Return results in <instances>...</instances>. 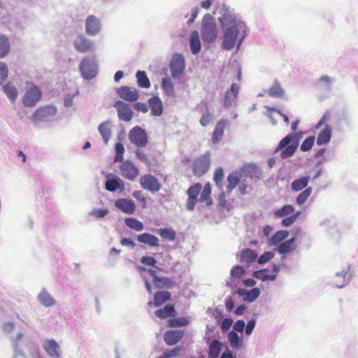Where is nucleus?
<instances>
[{
    "instance_id": "nucleus-32",
    "label": "nucleus",
    "mask_w": 358,
    "mask_h": 358,
    "mask_svg": "<svg viewBox=\"0 0 358 358\" xmlns=\"http://www.w3.org/2000/svg\"><path fill=\"white\" fill-rule=\"evenodd\" d=\"M331 137V128L329 124H326L324 129L319 133L316 143L317 145L321 146L327 144Z\"/></svg>"
},
{
    "instance_id": "nucleus-2",
    "label": "nucleus",
    "mask_w": 358,
    "mask_h": 358,
    "mask_svg": "<svg viewBox=\"0 0 358 358\" xmlns=\"http://www.w3.org/2000/svg\"><path fill=\"white\" fill-rule=\"evenodd\" d=\"M301 136V133L288 134L280 140L274 150V154L279 153L283 159L292 157L299 147Z\"/></svg>"
},
{
    "instance_id": "nucleus-49",
    "label": "nucleus",
    "mask_w": 358,
    "mask_h": 358,
    "mask_svg": "<svg viewBox=\"0 0 358 358\" xmlns=\"http://www.w3.org/2000/svg\"><path fill=\"white\" fill-rule=\"evenodd\" d=\"M228 185L227 186V193H230L239 183L240 178L237 173L234 172L230 173L227 176Z\"/></svg>"
},
{
    "instance_id": "nucleus-34",
    "label": "nucleus",
    "mask_w": 358,
    "mask_h": 358,
    "mask_svg": "<svg viewBox=\"0 0 358 358\" xmlns=\"http://www.w3.org/2000/svg\"><path fill=\"white\" fill-rule=\"evenodd\" d=\"M334 82L335 79L334 78L324 75L320 78L317 85L321 90L330 92L332 90V86Z\"/></svg>"
},
{
    "instance_id": "nucleus-31",
    "label": "nucleus",
    "mask_w": 358,
    "mask_h": 358,
    "mask_svg": "<svg viewBox=\"0 0 358 358\" xmlns=\"http://www.w3.org/2000/svg\"><path fill=\"white\" fill-rule=\"evenodd\" d=\"M228 341L231 348L234 350H239L243 348V340L239 336L238 333L231 331L227 336Z\"/></svg>"
},
{
    "instance_id": "nucleus-60",
    "label": "nucleus",
    "mask_w": 358,
    "mask_h": 358,
    "mask_svg": "<svg viewBox=\"0 0 358 358\" xmlns=\"http://www.w3.org/2000/svg\"><path fill=\"white\" fill-rule=\"evenodd\" d=\"M224 177L223 169L221 167L217 168L214 173L213 180L216 185L221 187L222 180Z\"/></svg>"
},
{
    "instance_id": "nucleus-40",
    "label": "nucleus",
    "mask_w": 358,
    "mask_h": 358,
    "mask_svg": "<svg viewBox=\"0 0 358 358\" xmlns=\"http://www.w3.org/2000/svg\"><path fill=\"white\" fill-rule=\"evenodd\" d=\"M268 94L273 98H281L285 94V90L282 88L279 81L275 80L272 86L268 89Z\"/></svg>"
},
{
    "instance_id": "nucleus-5",
    "label": "nucleus",
    "mask_w": 358,
    "mask_h": 358,
    "mask_svg": "<svg viewBox=\"0 0 358 358\" xmlns=\"http://www.w3.org/2000/svg\"><path fill=\"white\" fill-rule=\"evenodd\" d=\"M79 69L82 77L85 80H92L96 77L98 73V64L93 58H83L79 65Z\"/></svg>"
},
{
    "instance_id": "nucleus-36",
    "label": "nucleus",
    "mask_w": 358,
    "mask_h": 358,
    "mask_svg": "<svg viewBox=\"0 0 358 358\" xmlns=\"http://www.w3.org/2000/svg\"><path fill=\"white\" fill-rule=\"evenodd\" d=\"M189 47L193 55L198 54L201 50V45L197 31H194L190 36Z\"/></svg>"
},
{
    "instance_id": "nucleus-38",
    "label": "nucleus",
    "mask_w": 358,
    "mask_h": 358,
    "mask_svg": "<svg viewBox=\"0 0 358 358\" xmlns=\"http://www.w3.org/2000/svg\"><path fill=\"white\" fill-rule=\"evenodd\" d=\"M289 231L287 230L277 231L268 240L270 245H278L281 243L285 238L289 236Z\"/></svg>"
},
{
    "instance_id": "nucleus-51",
    "label": "nucleus",
    "mask_w": 358,
    "mask_h": 358,
    "mask_svg": "<svg viewBox=\"0 0 358 358\" xmlns=\"http://www.w3.org/2000/svg\"><path fill=\"white\" fill-rule=\"evenodd\" d=\"M158 234L165 240L173 241L176 239V231L171 228H162L158 230Z\"/></svg>"
},
{
    "instance_id": "nucleus-23",
    "label": "nucleus",
    "mask_w": 358,
    "mask_h": 358,
    "mask_svg": "<svg viewBox=\"0 0 358 358\" xmlns=\"http://www.w3.org/2000/svg\"><path fill=\"white\" fill-rule=\"evenodd\" d=\"M37 301L45 308L52 307L56 305V301L45 288H42L37 295Z\"/></svg>"
},
{
    "instance_id": "nucleus-30",
    "label": "nucleus",
    "mask_w": 358,
    "mask_h": 358,
    "mask_svg": "<svg viewBox=\"0 0 358 358\" xmlns=\"http://www.w3.org/2000/svg\"><path fill=\"white\" fill-rule=\"evenodd\" d=\"M182 337V333L177 330L167 331L164 336V342L169 345L178 343Z\"/></svg>"
},
{
    "instance_id": "nucleus-53",
    "label": "nucleus",
    "mask_w": 358,
    "mask_h": 358,
    "mask_svg": "<svg viewBox=\"0 0 358 358\" xmlns=\"http://www.w3.org/2000/svg\"><path fill=\"white\" fill-rule=\"evenodd\" d=\"M189 323V319L184 317L180 318L170 319L168 321L169 326L171 327H183L187 325Z\"/></svg>"
},
{
    "instance_id": "nucleus-28",
    "label": "nucleus",
    "mask_w": 358,
    "mask_h": 358,
    "mask_svg": "<svg viewBox=\"0 0 358 358\" xmlns=\"http://www.w3.org/2000/svg\"><path fill=\"white\" fill-rule=\"evenodd\" d=\"M294 242L295 237H292L291 238L282 242L278 245L277 248V251L280 255H287L289 252L294 251L296 248Z\"/></svg>"
},
{
    "instance_id": "nucleus-64",
    "label": "nucleus",
    "mask_w": 358,
    "mask_h": 358,
    "mask_svg": "<svg viewBox=\"0 0 358 358\" xmlns=\"http://www.w3.org/2000/svg\"><path fill=\"white\" fill-rule=\"evenodd\" d=\"M245 327V322L243 320H237L234 324L233 325V330L235 332H240L242 333Z\"/></svg>"
},
{
    "instance_id": "nucleus-61",
    "label": "nucleus",
    "mask_w": 358,
    "mask_h": 358,
    "mask_svg": "<svg viewBox=\"0 0 358 358\" xmlns=\"http://www.w3.org/2000/svg\"><path fill=\"white\" fill-rule=\"evenodd\" d=\"M274 257V253L271 251L264 252L260 257L257 259V262L259 264H264L268 262L271 259Z\"/></svg>"
},
{
    "instance_id": "nucleus-14",
    "label": "nucleus",
    "mask_w": 358,
    "mask_h": 358,
    "mask_svg": "<svg viewBox=\"0 0 358 358\" xmlns=\"http://www.w3.org/2000/svg\"><path fill=\"white\" fill-rule=\"evenodd\" d=\"M114 107L117 112L118 118L124 122H129L134 117V112L129 104L122 101L114 103Z\"/></svg>"
},
{
    "instance_id": "nucleus-7",
    "label": "nucleus",
    "mask_w": 358,
    "mask_h": 358,
    "mask_svg": "<svg viewBox=\"0 0 358 358\" xmlns=\"http://www.w3.org/2000/svg\"><path fill=\"white\" fill-rule=\"evenodd\" d=\"M130 142L138 148H145L148 144V135L145 129L135 126L129 132Z\"/></svg>"
},
{
    "instance_id": "nucleus-24",
    "label": "nucleus",
    "mask_w": 358,
    "mask_h": 358,
    "mask_svg": "<svg viewBox=\"0 0 358 358\" xmlns=\"http://www.w3.org/2000/svg\"><path fill=\"white\" fill-rule=\"evenodd\" d=\"M235 293L238 296L243 297V300L245 301L252 303L259 296L260 290L257 287L252 288L250 290L238 289L235 291Z\"/></svg>"
},
{
    "instance_id": "nucleus-41",
    "label": "nucleus",
    "mask_w": 358,
    "mask_h": 358,
    "mask_svg": "<svg viewBox=\"0 0 358 358\" xmlns=\"http://www.w3.org/2000/svg\"><path fill=\"white\" fill-rule=\"evenodd\" d=\"M8 38L4 34H0V59L4 58L10 51Z\"/></svg>"
},
{
    "instance_id": "nucleus-54",
    "label": "nucleus",
    "mask_w": 358,
    "mask_h": 358,
    "mask_svg": "<svg viewBox=\"0 0 358 358\" xmlns=\"http://www.w3.org/2000/svg\"><path fill=\"white\" fill-rule=\"evenodd\" d=\"M315 138L314 136H310L307 137L301 143L300 146V150L302 152H308L309 151L312 147L313 146Z\"/></svg>"
},
{
    "instance_id": "nucleus-33",
    "label": "nucleus",
    "mask_w": 358,
    "mask_h": 358,
    "mask_svg": "<svg viewBox=\"0 0 358 358\" xmlns=\"http://www.w3.org/2000/svg\"><path fill=\"white\" fill-rule=\"evenodd\" d=\"M222 349V343L214 339L209 344L208 358H218Z\"/></svg>"
},
{
    "instance_id": "nucleus-22",
    "label": "nucleus",
    "mask_w": 358,
    "mask_h": 358,
    "mask_svg": "<svg viewBox=\"0 0 358 358\" xmlns=\"http://www.w3.org/2000/svg\"><path fill=\"white\" fill-rule=\"evenodd\" d=\"M114 206L118 210L127 215H133L136 210L135 203L131 199L125 198L115 200Z\"/></svg>"
},
{
    "instance_id": "nucleus-12",
    "label": "nucleus",
    "mask_w": 358,
    "mask_h": 358,
    "mask_svg": "<svg viewBox=\"0 0 358 358\" xmlns=\"http://www.w3.org/2000/svg\"><path fill=\"white\" fill-rule=\"evenodd\" d=\"M73 48L79 52L85 53L94 50V43L83 34L77 35L73 41Z\"/></svg>"
},
{
    "instance_id": "nucleus-35",
    "label": "nucleus",
    "mask_w": 358,
    "mask_h": 358,
    "mask_svg": "<svg viewBox=\"0 0 358 358\" xmlns=\"http://www.w3.org/2000/svg\"><path fill=\"white\" fill-rule=\"evenodd\" d=\"M310 181V176H301L295 179L291 183V189L294 192H299L307 188Z\"/></svg>"
},
{
    "instance_id": "nucleus-56",
    "label": "nucleus",
    "mask_w": 358,
    "mask_h": 358,
    "mask_svg": "<svg viewBox=\"0 0 358 358\" xmlns=\"http://www.w3.org/2000/svg\"><path fill=\"white\" fill-rule=\"evenodd\" d=\"M108 213L109 210L108 208H94L91 210L90 215L97 219H102L104 218Z\"/></svg>"
},
{
    "instance_id": "nucleus-1",
    "label": "nucleus",
    "mask_w": 358,
    "mask_h": 358,
    "mask_svg": "<svg viewBox=\"0 0 358 358\" xmlns=\"http://www.w3.org/2000/svg\"><path fill=\"white\" fill-rule=\"evenodd\" d=\"M217 20L222 33L221 48L230 51L234 48L239 50L248 36L250 28L243 17L234 8L224 3L220 11Z\"/></svg>"
},
{
    "instance_id": "nucleus-4",
    "label": "nucleus",
    "mask_w": 358,
    "mask_h": 358,
    "mask_svg": "<svg viewBox=\"0 0 358 358\" xmlns=\"http://www.w3.org/2000/svg\"><path fill=\"white\" fill-rule=\"evenodd\" d=\"M217 34L215 18L208 13L205 14L201 27V35L203 41L209 44L213 43L216 41Z\"/></svg>"
},
{
    "instance_id": "nucleus-11",
    "label": "nucleus",
    "mask_w": 358,
    "mask_h": 358,
    "mask_svg": "<svg viewBox=\"0 0 358 358\" xmlns=\"http://www.w3.org/2000/svg\"><path fill=\"white\" fill-rule=\"evenodd\" d=\"M121 162L119 166L121 176L130 181L135 180L139 175L138 168L129 160Z\"/></svg>"
},
{
    "instance_id": "nucleus-10",
    "label": "nucleus",
    "mask_w": 358,
    "mask_h": 358,
    "mask_svg": "<svg viewBox=\"0 0 358 358\" xmlns=\"http://www.w3.org/2000/svg\"><path fill=\"white\" fill-rule=\"evenodd\" d=\"M105 189L110 192H122L124 190V182L117 176L109 173L106 176Z\"/></svg>"
},
{
    "instance_id": "nucleus-29",
    "label": "nucleus",
    "mask_w": 358,
    "mask_h": 358,
    "mask_svg": "<svg viewBox=\"0 0 358 358\" xmlns=\"http://www.w3.org/2000/svg\"><path fill=\"white\" fill-rule=\"evenodd\" d=\"M111 128L112 123L109 120L102 122L98 127V131L101 134L103 141L106 145L108 144L111 137Z\"/></svg>"
},
{
    "instance_id": "nucleus-15",
    "label": "nucleus",
    "mask_w": 358,
    "mask_h": 358,
    "mask_svg": "<svg viewBox=\"0 0 358 358\" xmlns=\"http://www.w3.org/2000/svg\"><path fill=\"white\" fill-rule=\"evenodd\" d=\"M42 345L50 358H62L61 347L55 339H45Z\"/></svg>"
},
{
    "instance_id": "nucleus-19",
    "label": "nucleus",
    "mask_w": 358,
    "mask_h": 358,
    "mask_svg": "<svg viewBox=\"0 0 358 358\" xmlns=\"http://www.w3.org/2000/svg\"><path fill=\"white\" fill-rule=\"evenodd\" d=\"M150 276L153 278V284L156 288L171 289L176 285V282L173 279L157 276L155 271H150Z\"/></svg>"
},
{
    "instance_id": "nucleus-13",
    "label": "nucleus",
    "mask_w": 358,
    "mask_h": 358,
    "mask_svg": "<svg viewBox=\"0 0 358 358\" xmlns=\"http://www.w3.org/2000/svg\"><path fill=\"white\" fill-rule=\"evenodd\" d=\"M140 184L143 189L155 193L161 189V184L158 180L152 175L146 174L141 177Z\"/></svg>"
},
{
    "instance_id": "nucleus-44",
    "label": "nucleus",
    "mask_w": 358,
    "mask_h": 358,
    "mask_svg": "<svg viewBox=\"0 0 358 358\" xmlns=\"http://www.w3.org/2000/svg\"><path fill=\"white\" fill-rule=\"evenodd\" d=\"M3 91L11 103H14L17 96V92L15 87L10 83L3 86Z\"/></svg>"
},
{
    "instance_id": "nucleus-43",
    "label": "nucleus",
    "mask_w": 358,
    "mask_h": 358,
    "mask_svg": "<svg viewBox=\"0 0 358 358\" xmlns=\"http://www.w3.org/2000/svg\"><path fill=\"white\" fill-rule=\"evenodd\" d=\"M175 312L173 305L167 304L164 308L155 311V315L161 319H165L171 316Z\"/></svg>"
},
{
    "instance_id": "nucleus-45",
    "label": "nucleus",
    "mask_w": 358,
    "mask_h": 358,
    "mask_svg": "<svg viewBox=\"0 0 358 358\" xmlns=\"http://www.w3.org/2000/svg\"><path fill=\"white\" fill-rule=\"evenodd\" d=\"M210 194H211L210 185L209 184H206L203 187V188L201 192L199 201L201 203H205L206 206H210L213 203V201H212V199L210 197Z\"/></svg>"
},
{
    "instance_id": "nucleus-17",
    "label": "nucleus",
    "mask_w": 358,
    "mask_h": 358,
    "mask_svg": "<svg viewBox=\"0 0 358 358\" xmlns=\"http://www.w3.org/2000/svg\"><path fill=\"white\" fill-rule=\"evenodd\" d=\"M210 164V155L205 154L194 162L193 171L196 176H201L208 170Z\"/></svg>"
},
{
    "instance_id": "nucleus-9",
    "label": "nucleus",
    "mask_w": 358,
    "mask_h": 358,
    "mask_svg": "<svg viewBox=\"0 0 358 358\" xmlns=\"http://www.w3.org/2000/svg\"><path fill=\"white\" fill-rule=\"evenodd\" d=\"M41 91L34 85L27 89L22 101L26 107H34L41 99Z\"/></svg>"
},
{
    "instance_id": "nucleus-55",
    "label": "nucleus",
    "mask_w": 358,
    "mask_h": 358,
    "mask_svg": "<svg viewBox=\"0 0 358 358\" xmlns=\"http://www.w3.org/2000/svg\"><path fill=\"white\" fill-rule=\"evenodd\" d=\"M115 156L114 161L115 162H120L123 160V155L124 152V148L122 143H117L115 145Z\"/></svg>"
},
{
    "instance_id": "nucleus-52",
    "label": "nucleus",
    "mask_w": 358,
    "mask_h": 358,
    "mask_svg": "<svg viewBox=\"0 0 358 358\" xmlns=\"http://www.w3.org/2000/svg\"><path fill=\"white\" fill-rule=\"evenodd\" d=\"M204 110L202 113L201 118L200 119V124L203 127L207 126L212 119V115L208 110V104L206 102L202 101Z\"/></svg>"
},
{
    "instance_id": "nucleus-47",
    "label": "nucleus",
    "mask_w": 358,
    "mask_h": 358,
    "mask_svg": "<svg viewBox=\"0 0 358 358\" xmlns=\"http://www.w3.org/2000/svg\"><path fill=\"white\" fill-rule=\"evenodd\" d=\"M137 84L141 88H149L150 86V80L143 71H138L136 73Z\"/></svg>"
},
{
    "instance_id": "nucleus-63",
    "label": "nucleus",
    "mask_w": 358,
    "mask_h": 358,
    "mask_svg": "<svg viewBox=\"0 0 358 358\" xmlns=\"http://www.w3.org/2000/svg\"><path fill=\"white\" fill-rule=\"evenodd\" d=\"M141 262L143 265L151 266L155 267L156 264H157V260L154 257H150V256H143L141 258Z\"/></svg>"
},
{
    "instance_id": "nucleus-57",
    "label": "nucleus",
    "mask_w": 358,
    "mask_h": 358,
    "mask_svg": "<svg viewBox=\"0 0 358 358\" xmlns=\"http://www.w3.org/2000/svg\"><path fill=\"white\" fill-rule=\"evenodd\" d=\"M245 273L244 268L242 266H233L230 271L231 278H241Z\"/></svg>"
},
{
    "instance_id": "nucleus-27",
    "label": "nucleus",
    "mask_w": 358,
    "mask_h": 358,
    "mask_svg": "<svg viewBox=\"0 0 358 358\" xmlns=\"http://www.w3.org/2000/svg\"><path fill=\"white\" fill-rule=\"evenodd\" d=\"M136 239L138 242L146 244L150 247H157L159 245V238L149 233L138 234Z\"/></svg>"
},
{
    "instance_id": "nucleus-25",
    "label": "nucleus",
    "mask_w": 358,
    "mask_h": 358,
    "mask_svg": "<svg viewBox=\"0 0 358 358\" xmlns=\"http://www.w3.org/2000/svg\"><path fill=\"white\" fill-rule=\"evenodd\" d=\"M228 124L229 120L227 119H222L217 122L212 136L213 143L216 144L222 140L224 129Z\"/></svg>"
},
{
    "instance_id": "nucleus-20",
    "label": "nucleus",
    "mask_w": 358,
    "mask_h": 358,
    "mask_svg": "<svg viewBox=\"0 0 358 358\" xmlns=\"http://www.w3.org/2000/svg\"><path fill=\"white\" fill-rule=\"evenodd\" d=\"M119 96L127 101H136L139 99L138 92L134 87L122 86L116 90Z\"/></svg>"
},
{
    "instance_id": "nucleus-62",
    "label": "nucleus",
    "mask_w": 358,
    "mask_h": 358,
    "mask_svg": "<svg viewBox=\"0 0 358 358\" xmlns=\"http://www.w3.org/2000/svg\"><path fill=\"white\" fill-rule=\"evenodd\" d=\"M8 75V69L7 65L0 62V85H1L7 79Z\"/></svg>"
},
{
    "instance_id": "nucleus-46",
    "label": "nucleus",
    "mask_w": 358,
    "mask_h": 358,
    "mask_svg": "<svg viewBox=\"0 0 358 358\" xmlns=\"http://www.w3.org/2000/svg\"><path fill=\"white\" fill-rule=\"evenodd\" d=\"M294 213V207L289 204L284 205L280 208L274 212V215L277 218H282L286 216L291 215Z\"/></svg>"
},
{
    "instance_id": "nucleus-3",
    "label": "nucleus",
    "mask_w": 358,
    "mask_h": 358,
    "mask_svg": "<svg viewBox=\"0 0 358 358\" xmlns=\"http://www.w3.org/2000/svg\"><path fill=\"white\" fill-rule=\"evenodd\" d=\"M22 338V333H17L15 337L11 338V342L15 356L23 355L22 350L20 348L21 344H23L31 354V357L29 358H44L39 354L38 349L35 343L29 341L28 338H24L23 340Z\"/></svg>"
},
{
    "instance_id": "nucleus-48",
    "label": "nucleus",
    "mask_w": 358,
    "mask_h": 358,
    "mask_svg": "<svg viewBox=\"0 0 358 358\" xmlns=\"http://www.w3.org/2000/svg\"><path fill=\"white\" fill-rule=\"evenodd\" d=\"M312 192L313 188L311 187L306 188L296 196L295 199L296 203L299 206H303L307 201Z\"/></svg>"
},
{
    "instance_id": "nucleus-37",
    "label": "nucleus",
    "mask_w": 358,
    "mask_h": 358,
    "mask_svg": "<svg viewBox=\"0 0 358 358\" xmlns=\"http://www.w3.org/2000/svg\"><path fill=\"white\" fill-rule=\"evenodd\" d=\"M161 87L166 96L169 97L175 96V89L170 78H162Z\"/></svg>"
},
{
    "instance_id": "nucleus-21",
    "label": "nucleus",
    "mask_w": 358,
    "mask_h": 358,
    "mask_svg": "<svg viewBox=\"0 0 358 358\" xmlns=\"http://www.w3.org/2000/svg\"><path fill=\"white\" fill-rule=\"evenodd\" d=\"M239 92V86L236 83H233L229 90L224 93L223 104L226 108H231L238 98Z\"/></svg>"
},
{
    "instance_id": "nucleus-58",
    "label": "nucleus",
    "mask_w": 358,
    "mask_h": 358,
    "mask_svg": "<svg viewBox=\"0 0 358 358\" xmlns=\"http://www.w3.org/2000/svg\"><path fill=\"white\" fill-rule=\"evenodd\" d=\"M257 322V315H253L252 318L248 322L245 327V333L247 336H250L254 331Z\"/></svg>"
},
{
    "instance_id": "nucleus-50",
    "label": "nucleus",
    "mask_w": 358,
    "mask_h": 358,
    "mask_svg": "<svg viewBox=\"0 0 358 358\" xmlns=\"http://www.w3.org/2000/svg\"><path fill=\"white\" fill-rule=\"evenodd\" d=\"M124 223L128 227L136 231H141L143 229V223L134 217H126Z\"/></svg>"
},
{
    "instance_id": "nucleus-18",
    "label": "nucleus",
    "mask_w": 358,
    "mask_h": 358,
    "mask_svg": "<svg viewBox=\"0 0 358 358\" xmlns=\"http://www.w3.org/2000/svg\"><path fill=\"white\" fill-rule=\"evenodd\" d=\"M352 278L350 271V266H346L341 271L337 272L334 279V285L337 288L341 289L347 285Z\"/></svg>"
},
{
    "instance_id": "nucleus-26",
    "label": "nucleus",
    "mask_w": 358,
    "mask_h": 358,
    "mask_svg": "<svg viewBox=\"0 0 358 358\" xmlns=\"http://www.w3.org/2000/svg\"><path fill=\"white\" fill-rule=\"evenodd\" d=\"M149 108L151 110V115L159 117L163 113V103L158 96H154L148 99Z\"/></svg>"
},
{
    "instance_id": "nucleus-8",
    "label": "nucleus",
    "mask_w": 358,
    "mask_h": 358,
    "mask_svg": "<svg viewBox=\"0 0 358 358\" xmlns=\"http://www.w3.org/2000/svg\"><path fill=\"white\" fill-rule=\"evenodd\" d=\"M185 66L186 64L183 55L180 53L173 54L169 64L172 78L176 79L182 76L185 71Z\"/></svg>"
},
{
    "instance_id": "nucleus-6",
    "label": "nucleus",
    "mask_w": 358,
    "mask_h": 358,
    "mask_svg": "<svg viewBox=\"0 0 358 358\" xmlns=\"http://www.w3.org/2000/svg\"><path fill=\"white\" fill-rule=\"evenodd\" d=\"M57 112V109L55 106L47 105L36 109L31 119L35 124L42 122H49L54 118Z\"/></svg>"
},
{
    "instance_id": "nucleus-42",
    "label": "nucleus",
    "mask_w": 358,
    "mask_h": 358,
    "mask_svg": "<svg viewBox=\"0 0 358 358\" xmlns=\"http://www.w3.org/2000/svg\"><path fill=\"white\" fill-rule=\"evenodd\" d=\"M171 298V294L168 291H159L154 295V304L155 306H160L164 302L169 301Z\"/></svg>"
},
{
    "instance_id": "nucleus-39",
    "label": "nucleus",
    "mask_w": 358,
    "mask_h": 358,
    "mask_svg": "<svg viewBox=\"0 0 358 358\" xmlns=\"http://www.w3.org/2000/svg\"><path fill=\"white\" fill-rule=\"evenodd\" d=\"M257 258V255L251 249H243L240 254V262L242 263H252Z\"/></svg>"
},
{
    "instance_id": "nucleus-16",
    "label": "nucleus",
    "mask_w": 358,
    "mask_h": 358,
    "mask_svg": "<svg viewBox=\"0 0 358 358\" xmlns=\"http://www.w3.org/2000/svg\"><path fill=\"white\" fill-rule=\"evenodd\" d=\"M101 23L94 15H89L85 20V33L90 36H96L101 31Z\"/></svg>"
},
{
    "instance_id": "nucleus-59",
    "label": "nucleus",
    "mask_w": 358,
    "mask_h": 358,
    "mask_svg": "<svg viewBox=\"0 0 358 358\" xmlns=\"http://www.w3.org/2000/svg\"><path fill=\"white\" fill-rule=\"evenodd\" d=\"M201 185L199 183H196L189 187V189L187 191V194L188 196H192L197 199L198 195L201 190Z\"/></svg>"
}]
</instances>
